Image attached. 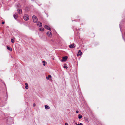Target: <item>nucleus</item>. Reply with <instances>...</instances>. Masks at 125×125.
Returning a JSON list of instances; mask_svg holds the SVG:
<instances>
[{"instance_id":"22","label":"nucleus","mask_w":125,"mask_h":125,"mask_svg":"<svg viewBox=\"0 0 125 125\" xmlns=\"http://www.w3.org/2000/svg\"><path fill=\"white\" fill-rule=\"evenodd\" d=\"M25 85H26V86H28V84L27 83H25Z\"/></svg>"},{"instance_id":"13","label":"nucleus","mask_w":125,"mask_h":125,"mask_svg":"<svg viewBox=\"0 0 125 125\" xmlns=\"http://www.w3.org/2000/svg\"><path fill=\"white\" fill-rule=\"evenodd\" d=\"M7 48L8 50H10V51H12V49L10 47L7 46Z\"/></svg>"},{"instance_id":"15","label":"nucleus","mask_w":125,"mask_h":125,"mask_svg":"<svg viewBox=\"0 0 125 125\" xmlns=\"http://www.w3.org/2000/svg\"><path fill=\"white\" fill-rule=\"evenodd\" d=\"M82 116L80 115H78V118L79 119H81L82 117Z\"/></svg>"},{"instance_id":"19","label":"nucleus","mask_w":125,"mask_h":125,"mask_svg":"<svg viewBox=\"0 0 125 125\" xmlns=\"http://www.w3.org/2000/svg\"><path fill=\"white\" fill-rule=\"evenodd\" d=\"M25 88L26 89H28V86H26L25 87Z\"/></svg>"},{"instance_id":"27","label":"nucleus","mask_w":125,"mask_h":125,"mask_svg":"<svg viewBox=\"0 0 125 125\" xmlns=\"http://www.w3.org/2000/svg\"><path fill=\"white\" fill-rule=\"evenodd\" d=\"M76 112L77 113L78 112V111H76Z\"/></svg>"},{"instance_id":"12","label":"nucleus","mask_w":125,"mask_h":125,"mask_svg":"<svg viewBox=\"0 0 125 125\" xmlns=\"http://www.w3.org/2000/svg\"><path fill=\"white\" fill-rule=\"evenodd\" d=\"M45 109L46 110L48 109H49L50 108V107L49 106H48L47 105H45Z\"/></svg>"},{"instance_id":"11","label":"nucleus","mask_w":125,"mask_h":125,"mask_svg":"<svg viewBox=\"0 0 125 125\" xmlns=\"http://www.w3.org/2000/svg\"><path fill=\"white\" fill-rule=\"evenodd\" d=\"M13 16L14 18L15 19H16L18 17V15L17 14H15L13 15Z\"/></svg>"},{"instance_id":"8","label":"nucleus","mask_w":125,"mask_h":125,"mask_svg":"<svg viewBox=\"0 0 125 125\" xmlns=\"http://www.w3.org/2000/svg\"><path fill=\"white\" fill-rule=\"evenodd\" d=\"M74 43H73L72 44H70L69 46V47L71 48H73L74 47Z\"/></svg>"},{"instance_id":"21","label":"nucleus","mask_w":125,"mask_h":125,"mask_svg":"<svg viewBox=\"0 0 125 125\" xmlns=\"http://www.w3.org/2000/svg\"><path fill=\"white\" fill-rule=\"evenodd\" d=\"M33 106L34 107L35 106V104H33Z\"/></svg>"},{"instance_id":"17","label":"nucleus","mask_w":125,"mask_h":125,"mask_svg":"<svg viewBox=\"0 0 125 125\" xmlns=\"http://www.w3.org/2000/svg\"><path fill=\"white\" fill-rule=\"evenodd\" d=\"M42 63H43V65L44 66H45V61H43L42 62Z\"/></svg>"},{"instance_id":"4","label":"nucleus","mask_w":125,"mask_h":125,"mask_svg":"<svg viewBox=\"0 0 125 125\" xmlns=\"http://www.w3.org/2000/svg\"><path fill=\"white\" fill-rule=\"evenodd\" d=\"M67 59V56L63 57L62 58V62L65 61H66Z\"/></svg>"},{"instance_id":"20","label":"nucleus","mask_w":125,"mask_h":125,"mask_svg":"<svg viewBox=\"0 0 125 125\" xmlns=\"http://www.w3.org/2000/svg\"><path fill=\"white\" fill-rule=\"evenodd\" d=\"M63 67L64 68H65L66 69H67L68 68V67L65 66H64Z\"/></svg>"},{"instance_id":"14","label":"nucleus","mask_w":125,"mask_h":125,"mask_svg":"<svg viewBox=\"0 0 125 125\" xmlns=\"http://www.w3.org/2000/svg\"><path fill=\"white\" fill-rule=\"evenodd\" d=\"M17 11H18L19 13L21 14L22 13V11L21 9H19V10H17Z\"/></svg>"},{"instance_id":"24","label":"nucleus","mask_w":125,"mask_h":125,"mask_svg":"<svg viewBox=\"0 0 125 125\" xmlns=\"http://www.w3.org/2000/svg\"><path fill=\"white\" fill-rule=\"evenodd\" d=\"M85 120L86 121H88V119H87V118H85Z\"/></svg>"},{"instance_id":"9","label":"nucleus","mask_w":125,"mask_h":125,"mask_svg":"<svg viewBox=\"0 0 125 125\" xmlns=\"http://www.w3.org/2000/svg\"><path fill=\"white\" fill-rule=\"evenodd\" d=\"M52 76L51 75H49L48 77H46V78L47 80H51Z\"/></svg>"},{"instance_id":"26","label":"nucleus","mask_w":125,"mask_h":125,"mask_svg":"<svg viewBox=\"0 0 125 125\" xmlns=\"http://www.w3.org/2000/svg\"><path fill=\"white\" fill-rule=\"evenodd\" d=\"M79 125H83L82 123H80L79 124Z\"/></svg>"},{"instance_id":"23","label":"nucleus","mask_w":125,"mask_h":125,"mask_svg":"<svg viewBox=\"0 0 125 125\" xmlns=\"http://www.w3.org/2000/svg\"><path fill=\"white\" fill-rule=\"evenodd\" d=\"M65 125H68V124L67 123H65Z\"/></svg>"},{"instance_id":"16","label":"nucleus","mask_w":125,"mask_h":125,"mask_svg":"<svg viewBox=\"0 0 125 125\" xmlns=\"http://www.w3.org/2000/svg\"><path fill=\"white\" fill-rule=\"evenodd\" d=\"M40 30L41 31H43L44 30V28H40Z\"/></svg>"},{"instance_id":"6","label":"nucleus","mask_w":125,"mask_h":125,"mask_svg":"<svg viewBox=\"0 0 125 125\" xmlns=\"http://www.w3.org/2000/svg\"><path fill=\"white\" fill-rule=\"evenodd\" d=\"M47 34L49 37H51L52 36L51 32L50 31H48L47 33Z\"/></svg>"},{"instance_id":"1","label":"nucleus","mask_w":125,"mask_h":125,"mask_svg":"<svg viewBox=\"0 0 125 125\" xmlns=\"http://www.w3.org/2000/svg\"><path fill=\"white\" fill-rule=\"evenodd\" d=\"M7 123L9 124H11L13 123V118L10 117H8L7 119Z\"/></svg>"},{"instance_id":"18","label":"nucleus","mask_w":125,"mask_h":125,"mask_svg":"<svg viewBox=\"0 0 125 125\" xmlns=\"http://www.w3.org/2000/svg\"><path fill=\"white\" fill-rule=\"evenodd\" d=\"M11 42L12 43H14V41L12 39H11Z\"/></svg>"},{"instance_id":"28","label":"nucleus","mask_w":125,"mask_h":125,"mask_svg":"<svg viewBox=\"0 0 125 125\" xmlns=\"http://www.w3.org/2000/svg\"><path fill=\"white\" fill-rule=\"evenodd\" d=\"M77 125H79V124H78Z\"/></svg>"},{"instance_id":"10","label":"nucleus","mask_w":125,"mask_h":125,"mask_svg":"<svg viewBox=\"0 0 125 125\" xmlns=\"http://www.w3.org/2000/svg\"><path fill=\"white\" fill-rule=\"evenodd\" d=\"M82 52H81V51L80 50H79L78 51V53L77 55V56L78 55H82Z\"/></svg>"},{"instance_id":"7","label":"nucleus","mask_w":125,"mask_h":125,"mask_svg":"<svg viewBox=\"0 0 125 125\" xmlns=\"http://www.w3.org/2000/svg\"><path fill=\"white\" fill-rule=\"evenodd\" d=\"M37 25L39 27H41L42 26V23L41 22H39L37 23Z\"/></svg>"},{"instance_id":"2","label":"nucleus","mask_w":125,"mask_h":125,"mask_svg":"<svg viewBox=\"0 0 125 125\" xmlns=\"http://www.w3.org/2000/svg\"><path fill=\"white\" fill-rule=\"evenodd\" d=\"M32 19L33 22L34 23H36L37 22L38 19L36 16L34 15H33L32 16Z\"/></svg>"},{"instance_id":"25","label":"nucleus","mask_w":125,"mask_h":125,"mask_svg":"<svg viewBox=\"0 0 125 125\" xmlns=\"http://www.w3.org/2000/svg\"><path fill=\"white\" fill-rule=\"evenodd\" d=\"M4 22H2V24H4Z\"/></svg>"},{"instance_id":"5","label":"nucleus","mask_w":125,"mask_h":125,"mask_svg":"<svg viewBox=\"0 0 125 125\" xmlns=\"http://www.w3.org/2000/svg\"><path fill=\"white\" fill-rule=\"evenodd\" d=\"M44 27L45 29H46L50 31H51V29L50 28V27L49 26H47V25H45L44 26Z\"/></svg>"},{"instance_id":"3","label":"nucleus","mask_w":125,"mask_h":125,"mask_svg":"<svg viewBox=\"0 0 125 125\" xmlns=\"http://www.w3.org/2000/svg\"><path fill=\"white\" fill-rule=\"evenodd\" d=\"M23 19L25 20L28 21L29 19V16L28 15L25 14L24 16Z\"/></svg>"}]
</instances>
